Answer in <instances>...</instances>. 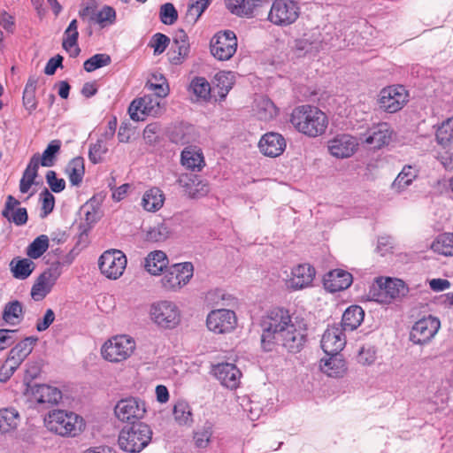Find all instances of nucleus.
Here are the masks:
<instances>
[{"label":"nucleus","instance_id":"f257e3e1","mask_svg":"<svg viewBox=\"0 0 453 453\" xmlns=\"http://www.w3.org/2000/svg\"><path fill=\"white\" fill-rule=\"evenodd\" d=\"M261 344L265 350L271 351L281 346L287 351H301L306 342V325L303 319L293 317L280 307L269 310L260 319Z\"/></svg>","mask_w":453,"mask_h":453},{"label":"nucleus","instance_id":"f03ea898","mask_svg":"<svg viewBox=\"0 0 453 453\" xmlns=\"http://www.w3.org/2000/svg\"><path fill=\"white\" fill-rule=\"evenodd\" d=\"M290 122L298 132L309 137L323 134L328 125L326 115L319 108L308 104L295 108Z\"/></svg>","mask_w":453,"mask_h":453},{"label":"nucleus","instance_id":"7ed1b4c3","mask_svg":"<svg viewBox=\"0 0 453 453\" xmlns=\"http://www.w3.org/2000/svg\"><path fill=\"white\" fill-rule=\"evenodd\" d=\"M148 315L150 322L159 330H173L182 321L180 306L171 300H158L150 304Z\"/></svg>","mask_w":453,"mask_h":453},{"label":"nucleus","instance_id":"20e7f679","mask_svg":"<svg viewBox=\"0 0 453 453\" xmlns=\"http://www.w3.org/2000/svg\"><path fill=\"white\" fill-rule=\"evenodd\" d=\"M44 421L48 430L61 436L74 437L83 428V421L81 417L74 412L63 410L50 411Z\"/></svg>","mask_w":453,"mask_h":453},{"label":"nucleus","instance_id":"39448f33","mask_svg":"<svg viewBox=\"0 0 453 453\" xmlns=\"http://www.w3.org/2000/svg\"><path fill=\"white\" fill-rule=\"evenodd\" d=\"M152 431L150 427L139 423L131 427L123 428L118 439L119 448L129 453L141 452L151 441Z\"/></svg>","mask_w":453,"mask_h":453},{"label":"nucleus","instance_id":"423d86ee","mask_svg":"<svg viewBox=\"0 0 453 453\" xmlns=\"http://www.w3.org/2000/svg\"><path fill=\"white\" fill-rule=\"evenodd\" d=\"M135 349V342L130 336L116 335L106 341L101 349L102 357L111 363L127 360Z\"/></svg>","mask_w":453,"mask_h":453},{"label":"nucleus","instance_id":"0eeeda50","mask_svg":"<svg viewBox=\"0 0 453 453\" xmlns=\"http://www.w3.org/2000/svg\"><path fill=\"white\" fill-rule=\"evenodd\" d=\"M409 91L403 85H390L383 88L377 99V104L384 112L395 113L409 102Z\"/></svg>","mask_w":453,"mask_h":453},{"label":"nucleus","instance_id":"6e6552de","mask_svg":"<svg viewBox=\"0 0 453 453\" xmlns=\"http://www.w3.org/2000/svg\"><path fill=\"white\" fill-rule=\"evenodd\" d=\"M301 8L296 0H274L268 13V20L273 25L288 27L300 16Z\"/></svg>","mask_w":453,"mask_h":453},{"label":"nucleus","instance_id":"1a4fd4ad","mask_svg":"<svg viewBox=\"0 0 453 453\" xmlns=\"http://www.w3.org/2000/svg\"><path fill=\"white\" fill-rule=\"evenodd\" d=\"M147 413V406L144 400L129 396L123 398L116 403L114 414L121 421L134 424L136 421L144 418Z\"/></svg>","mask_w":453,"mask_h":453},{"label":"nucleus","instance_id":"9d476101","mask_svg":"<svg viewBox=\"0 0 453 453\" xmlns=\"http://www.w3.org/2000/svg\"><path fill=\"white\" fill-rule=\"evenodd\" d=\"M161 99L153 95H145L134 99L129 105L128 112L131 119L143 121L147 117H158L164 112Z\"/></svg>","mask_w":453,"mask_h":453},{"label":"nucleus","instance_id":"9b49d317","mask_svg":"<svg viewBox=\"0 0 453 453\" xmlns=\"http://www.w3.org/2000/svg\"><path fill=\"white\" fill-rule=\"evenodd\" d=\"M194 267L189 262L170 266L161 279L162 287L167 291H177L193 277Z\"/></svg>","mask_w":453,"mask_h":453},{"label":"nucleus","instance_id":"f8f14e48","mask_svg":"<svg viewBox=\"0 0 453 453\" xmlns=\"http://www.w3.org/2000/svg\"><path fill=\"white\" fill-rule=\"evenodd\" d=\"M126 255L119 250L104 251L98 260L100 272L110 280L119 279L127 267Z\"/></svg>","mask_w":453,"mask_h":453},{"label":"nucleus","instance_id":"ddd939ff","mask_svg":"<svg viewBox=\"0 0 453 453\" xmlns=\"http://www.w3.org/2000/svg\"><path fill=\"white\" fill-rule=\"evenodd\" d=\"M237 45V37L233 31H220L211 40V53L218 60L226 61L234 55Z\"/></svg>","mask_w":453,"mask_h":453},{"label":"nucleus","instance_id":"4468645a","mask_svg":"<svg viewBox=\"0 0 453 453\" xmlns=\"http://www.w3.org/2000/svg\"><path fill=\"white\" fill-rule=\"evenodd\" d=\"M236 324L237 318L234 311L228 309L213 310L206 318V326L214 334L230 333L235 328Z\"/></svg>","mask_w":453,"mask_h":453},{"label":"nucleus","instance_id":"2eb2a0df","mask_svg":"<svg viewBox=\"0 0 453 453\" xmlns=\"http://www.w3.org/2000/svg\"><path fill=\"white\" fill-rule=\"evenodd\" d=\"M441 327L439 319L429 315L418 319L413 326L410 334L411 341L415 344L428 343L437 334Z\"/></svg>","mask_w":453,"mask_h":453},{"label":"nucleus","instance_id":"dca6fc26","mask_svg":"<svg viewBox=\"0 0 453 453\" xmlns=\"http://www.w3.org/2000/svg\"><path fill=\"white\" fill-rule=\"evenodd\" d=\"M358 141L349 134H339L326 142L328 153L338 159L352 157L358 148Z\"/></svg>","mask_w":453,"mask_h":453},{"label":"nucleus","instance_id":"f3484780","mask_svg":"<svg viewBox=\"0 0 453 453\" xmlns=\"http://www.w3.org/2000/svg\"><path fill=\"white\" fill-rule=\"evenodd\" d=\"M316 270L310 264H300L291 269L286 280V286L293 291L302 290L312 286Z\"/></svg>","mask_w":453,"mask_h":453},{"label":"nucleus","instance_id":"a211bd4d","mask_svg":"<svg viewBox=\"0 0 453 453\" xmlns=\"http://www.w3.org/2000/svg\"><path fill=\"white\" fill-rule=\"evenodd\" d=\"M60 273L58 266H51L41 273L31 289L32 298L42 300L51 291Z\"/></svg>","mask_w":453,"mask_h":453},{"label":"nucleus","instance_id":"6ab92c4d","mask_svg":"<svg viewBox=\"0 0 453 453\" xmlns=\"http://www.w3.org/2000/svg\"><path fill=\"white\" fill-rule=\"evenodd\" d=\"M339 326H329L322 335L321 348L330 356L337 355L345 346L346 340Z\"/></svg>","mask_w":453,"mask_h":453},{"label":"nucleus","instance_id":"aec40b11","mask_svg":"<svg viewBox=\"0 0 453 453\" xmlns=\"http://www.w3.org/2000/svg\"><path fill=\"white\" fill-rule=\"evenodd\" d=\"M213 374L220 383L230 389H235L240 384L241 371L234 364L221 363L213 366Z\"/></svg>","mask_w":453,"mask_h":453},{"label":"nucleus","instance_id":"412c9836","mask_svg":"<svg viewBox=\"0 0 453 453\" xmlns=\"http://www.w3.org/2000/svg\"><path fill=\"white\" fill-rule=\"evenodd\" d=\"M377 282L380 288L378 296L380 302H390L392 299L404 296L408 292L405 283L399 279H386L384 281L380 279Z\"/></svg>","mask_w":453,"mask_h":453},{"label":"nucleus","instance_id":"4be33fe9","mask_svg":"<svg viewBox=\"0 0 453 453\" xmlns=\"http://www.w3.org/2000/svg\"><path fill=\"white\" fill-rule=\"evenodd\" d=\"M177 181L185 189L186 194L192 198L203 196L210 190L208 183L193 173H181Z\"/></svg>","mask_w":453,"mask_h":453},{"label":"nucleus","instance_id":"5701e85b","mask_svg":"<svg viewBox=\"0 0 453 453\" xmlns=\"http://www.w3.org/2000/svg\"><path fill=\"white\" fill-rule=\"evenodd\" d=\"M258 148L265 156L276 157L285 150L286 141L280 134L269 132L261 137Z\"/></svg>","mask_w":453,"mask_h":453},{"label":"nucleus","instance_id":"b1692460","mask_svg":"<svg viewBox=\"0 0 453 453\" xmlns=\"http://www.w3.org/2000/svg\"><path fill=\"white\" fill-rule=\"evenodd\" d=\"M189 53L188 37L184 30L176 32L171 49L167 52L169 61L173 65H179Z\"/></svg>","mask_w":453,"mask_h":453},{"label":"nucleus","instance_id":"393cba45","mask_svg":"<svg viewBox=\"0 0 453 453\" xmlns=\"http://www.w3.org/2000/svg\"><path fill=\"white\" fill-rule=\"evenodd\" d=\"M352 275L342 269L330 271L324 277V287L331 293L348 288L352 283Z\"/></svg>","mask_w":453,"mask_h":453},{"label":"nucleus","instance_id":"a878e982","mask_svg":"<svg viewBox=\"0 0 453 453\" xmlns=\"http://www.w3.org/2000/svg\"><path fill=\"white\" fill-rule=\"evenodd\" d=\"M392 131L388 123H380L372 127L367 133L365 142L373 149H380L389 143Z\"/></svg>","mask_w":453,"mask_h":453},{"label":"nucleus","instance_id":"bb28decb","mask_svg":"<svg viewBox=\"0 0 453 453\" xmlns=\"http://www.w3.org/2000/svg\"><path fill=\"white\" fill-rule=\"evenodd\" d=\"M418 175V170L416 166L411 165H404L393 181L391 189L398 194L403 192L410 185H411Z\"/></svg>","mask_w":453,"mask_h":453},{"label":"nucleus","instance_id":"cd10ccee","mask_svg":"<svg viewBox=\"0 0 453 453\" xmlns=\"http://www.w3.org/2000/svg\"><path fill=\"white\" fill-rule=\"evenodd\" d=\"M181 164L193 172H200L205 165L203 153L194 147H188L181 152Z\"/></svg>","mask_w":453,"mask_h":453},{"label":"nucleus","instance_id":"c85d7f7f","mask_svg":"<svg viewBox=\"0 0 453 453\" xmlns=\"http://www.w3.org/2000/svg\"><path fill=\"white\" fill-rule=\"evenodd\" d=\"M261 0H226L229 12L239 17L250 18L255 9L260 4Z\"/></svg>","mask_w":453,"mask_h":453},{"label":"nucleus","instance_id":"c756f323","mask_svg":"<svg viewBox=\"0 0 453 453\" xmlns=\"http://www.w3.org/2000/svg\"><path fill=\"white\" fill-rule=\"evenodd\" d=\"M79 37L78 24L76 19H73L64 33L63 48L69 53L70 57L76 58L81 49L77 45Z\"/></svg>","mask_w":453,"mask_h":453},{"label":"nucleus","instance_id":"7c9ffc66","mask_svg":"<svg viewBox=\"0 0 453 453\" xmlns=\"http://www.w3.org/2000/svg\"><path fill=\"white\" fill-rule=\"evenodd\" d=\"M20 422L19 411L13 407L0 409V433L9 434L15 431Z\"/></svg>","mask_w":453,"mask_h":453},{"label":"nucleus","instance_id":"2f4dec72","mask_svg":"<svg viewBox=\"0 0 453 453\" xmlns=\"http://www.w3.org/2000/svg\"><path fill=\"white\" fill-rule=\"evenodd\" d=\"M365 311L357 305L349 307L342 315V329L353 331L357 329L364 320Z\"/></svg>","mask_w":453,"mask_h":453},{"label":"nucleus","instance_id":"473e14b6","mask_svg":"<svg viewBox=\"0 0 453 453\" xmlns=\"http://www.w3.org/2000/svg\"><path fill=\"white\" fill-rule=\"evenodd\" d=\"M214 424L206 420L203 425L197 426L193 432V440L196 448H207L213 437Z\"/></svg>","mask_w":453,"mask_h":453},{"label":"nucleus","instance_id":"72a5a7b5","mask_svg":"<svg viewBox=\"0 0 453 453\" xmlns=\"http://www.w3.org/2000/svg\"><path fill=\"white\" fill-rule=\"evenodd\" d=\"M168 258L162 250L150 252L145 258V268L152 275H158L167 267Z\"/></svg>","mask_w":453,"mask_h":453},{"label":"nucleus","instance_id":"f704fd0d","mask_svg":"<svg viewBox=\"0 0 453 453\" xmlns=\"http://www.w3.org/2000/svg\"><path fill=\"white\" fill-rule=\"evenodd\" d=\"M165 201L163 192L157 188L147 190L142 199V206L147 211H157L162 208Z\"/></svg>","mask_w":453,"mask_h":453},{"label":"nucleus","instance_id":"c9c22d12","mask_svg":"<svg viewBox=\"0 0 453 453\" xmlns=\"http://www.w3.org/2000/svg\"><path fill=\"white\" fill-rule=\"evenodd\" d=\"M320 42V33L318 29H312L304 33L301 38L296 40L295 49L299 52L307 53L313 49H318Z\"/></svg>","mask_w":453,"mask_h":453},{"label":"nucleus","instance_id":"e433bc0d","mask_svg":"<svg viewBox=\"0 0 453 453\" xmlns=\"http://www.w3.org/2000/svg\"><path fill=\"white\" fill-rule=\"evenodd\" d=\"M65 173L73 186H79L85 174L84 159L81 157L73 158L65 168Z\"/></svg>","mask_w":453,"mask_h":453},{"label":"nucleus","instance_id":"4c0bfd02","mask_svg":"<svg viewBox=\"0 0 453 453\" xmlns=\"http://www.w3.org/2000/svg\"><path fill=\"white\" fill-rule=\"evenodd\" d=\"M11 271L16 279L28 278L35 269V264L29 258H13L10 263Z\"/></svg>","mask_w":453,"mask_h":453},{"label":"nucleus","instance_id":"58836bf2","mask_svg":"<svg viewBox=\"0 0 453 453\" xmlns=\"http://www.w3.org/2000/svg\"><path fill=\"white\" fill-rule=\"evenodd\" d=\"M35 396L38 403L56 404L62 398L61 391L49 385H40L36 388Z\"/></svg>","mask_w":453,"mask_h":453},{"label":"nucleus","instance_id":"ea45409f","mask_svg":"<svg viewBox=\"0 0 453 453\" xmlns=\"http://www.w3.org/2000/svg\"><path fill=\"white\" fill-rule=\"evenodd\" d=\"M321 371L329 377H341L346 371L344 361L337 355L331 356L328 359L321 360Z\"/></svg>","mask_w":453,"mask_h":453},{"label":"nucleus","instance_id":"a19ab883","mask_svg":"<svg viewBox=\"0 0 453 453\" xmlns=\"http://www.w3.org/2000/svg\"><path fill=\"white\" fill-rule=\"evenodd\" d=\"M174 420L180 426H190L193 424V414L189 404L183 401H178L173 408Z\"/></svg>","mask_w":453,"mask_h":453},{"label":"nucleus","instance_id":"79ce46f5","mask_svg":"<svg viewBox=\"0 0 453 453\" xmlns=\"http://www.w3.org/2000/svg\"><path fill=\"white\" fill-rule=\"evenodd\" d=\"M61 148V142L59 140H52L42 152V156L35 154L33 157H37L38 166L50 167L54 165L57 155L59 153Z\"/></svg>","mask_w":453,"mask_h":453},{"label":"nucleus","instance_id":"37998d69","mask_svg":"<svg viewBox=\"0 0 453 453\" xmlns=\"http://www.w3.org/2000/svg\"><path fill=\"white\" fill-rule=\"evenodd\" d=\"M434 252L443 256H453V234L444 233L439 234L432 242Z\"/></svg>","mask_w":453,"mask_h":453},{"label":"nucleus","instance_id":"c03bdc74","mask_svg":"<svg viewBox=\"0 0 453 453\" xmlns=\"http://www.w3.org/2000/svg\"><path fill=\"white\" fill-rule=\"evenodd\" d=\"M37 171L38 158L37 157H32L20 180L19 190L21 193H27L30 189L37 176Z\"/></svg>","mask_w":453,"mask_h":453},{"label":"nucleus","instance_id":"a18cd8bd","mask_svg":"<svg viewBox=\"0 0 453 453\" xmlns=\"http://www.w3.org/2000/svg\"><path fill=\"white\" fill-rule=\"evenodd\" d=\"M23 317L22 305L15 300L5 304L3 311V319L11 326L18 325Z\"/></svg>","mask_w":453,"mask_h":453},{"label":"nucleus","instance_id":"49530a36","mask_svg":"<svg viewBox=\"0 0 453 453\" xmlns=\"http://www.w3.org/2000/svg\"><path fill=\"white\" fill-rule=\"evenodd\" d=\"M277 114L278 109L269 98L262 96L257 101V115L259 119L268 121L275 118Z\"/></svg>","mask_w":453,"mask_h":453},{"label":"nucleus","instance_id":"de8ad7c7","mask_svg":"<svg viewBox=\"0 0 453 453\" xmlns=\"http://www.w3.org/2000/svg\"><path fill=\"white\" fill-rule=\"evenodd\" d=\"M435 139L441 146H449L453 142V118L441 123L436 130Z\"/></svg>","mask_w":453,"mask_h":453},{"label":"nucleus","instance_id":"09e8293b","mask_svg":"<svg viewBox=\"0 0 453 453\" xmlns=\"http://www.w3.org/2000/svg\"><path fill=\"white\" fill-rule=\"evenodd\" d=\"M216 87L220 97H225L234 83V75L230 71H221L215 75Z\"/></svg>","mask_w":453,"mask_h":453},{"label":"nucleus","instance_id":"8fccbe9b","mask_svg":"<svg viewBox=\"0 0 453 453\" xmlns=\"http://www.w3.org/2000/svg\"><path fill=\"white\" fill-rule=\"evenodd\" d=\"M49 248V238L45 234L36 237L27 248V255L33 259L42 257Z\"/></svg>","mask_w":453,"mask_h":453},{"label":"nucleus","instance_id":"3c124183","mask_svg":"<svg viewBox=\"0 0 453 453\" xmlns=\"http://www.w3.org/2000/svg\"><path fill=\"white\" fill-rule=\"evenodd\" d=\"M209 1L210 0H190L186 13L187 21L195 24L207 8Z\"/></svg>","mask_w":453,"mask_h":453},{"label":"nucleus","instance_id":"603ef678","mask_svg":"<svg viewBox=\"0 0 453 453\" xmlns=\"http://www.w3.org/2000/svg\"><path fill=\"white\" fill-rule=\"evenodd\" d=\"M209 1L210 0H190L186 13L187 21L195 24L207 8Z\"/></svg>","mask_w":453,"mask_h":453},{"label":"nucleus","instance_id":"864d4df0","mask_svg":"<svg viewBox=\"0 0 453 453\" xmlns=\"http://www.w3.org/2000/svg\"><path fill=\"white\" fill-rule=\"evenodd\" d=\"M170 235L169 227L165 223H159L146 230L145 238L149 242H157L165 241Z\"/></svg>","mask_w":453,"mask_h":453},{"label":"nucleus","instance_id":"5fc2aeb1","mask_svg":"<svg viewBox=\"0 0 453 453\" xmlns=\"http://www.w3.org/2000/svg\"><path fill=\"white\" fill-rule=\"evenodd\" d=\"M108 142L100 138L95 143H91L89 146L88 157L93 164L100 163L104 156L108 151Z\"/></svg>","mask_w":453,"mask_h":453},{"label":"nucleus","instance_id":"6e6d98bb","mask_svg":"<svg viewBox=\"0 0 453 453\" xmlns=\"http://www.w3.org/2000/svg\"><path fill=\"white\" fill-rule=\"evenodd\" d=\"M111 62V59L108 54L99 53L87 59L84 62L83 66L88 73H91L98 68L110 65Z\"/></svg>","mask_w":453,"mask_h":453},{"label":"nucleus","instance_id":"4d7b16f0","mask_svg":"<svg viewBox=\"0 0 453 453\" xmlns=\"http://www.w3.org/2000/svg\"><path fill=\"white\" fill-rule=\"evenodd\" d=\"M36 341L37 338L27 337L19 342L15 347H13L11 351L13 353V355H17L19 357L25 359L32 352Z\"/></svg>","mask_w":453,"mask_h":453},{"label":"nucleus","instance_id":"13d9d810","mask_svg":"<svg viewBox=\"0 0 453 453\" xmlns=\"http://www.w3.org/2000/svg\"><path fill=\"white\" fill-rule=\"evenodd\" d=\"M190 87L194 94H196L198 97L206 99L210 96L211 86L205 78H195L192 81Z\"/></svg>","mask_w":453,"mask_h":453},{"label":"nucleus","instance_id":"bf43d9fd","mask_svg":"<svg viewBox=\"0 0 453 453\" xmlns=\"http://www.w3.org/2000/svg\"><path fill=\"white\" fill-rule=\"evenodd\" d=\"M115 17L116 12L113 8L110 6H104L100 11L96 12L94 23L99 24L102 27H104L108 24L113 23Z\"/></svg>","mask_w":453,"mask_h":453},{"label":"nucleus","instance_id":"052dcab7","mask_svg":"<svg viewBox=\"0 0 453 453\" xmlns=\"http://www.w3.org/2000/svg\"><path fill=\"white\" fill-rule=\"evenodd\" d=\"M160 20L165 25H173L178 19V12L171 3L161 5L159 12Z\"/></svg>","mask_w":453,"mask_h":453},{"label":"nucleus","instance_id":"680f3d73","mask_svg":"<svg viewBox=\"0 0 453 453\" xmlns=\"http://www.w3.org/2000/svg\"><path fill=\"white\" fill-rule=\"evenodd\" d=\"M170 43V39L165 35L161 33L155 34L150 42V46L154 50V55L162 54Z\"/></svg>","mask_w":453,"mask_h":453},{"label":"nucleus","instance_id":"e2e57ef3","mask_svg":"<svg viewBox=\"0 0 453 453\" xmlns=\"http://www.w3.org/2000/svg\"><path fill=\"white\" fill-rule=\"evenodd\" d=\"M160 81L161 82L159 83H154L151 80H150L146 83V88L149 90L153 91L155 93L153 96L159 99L165 97L169 93V88L166 83V80L163 75H160Z\"/></svg>","mask_w":453,"mask_h":453},{"label":"nucleus","instance_id":"0e129e2a","mask_svg":"<svg viewBox=\"0 0 453 453\" xmlns=\"http://www.w3.org/2000/svg\"><path fill=\"white\" fill-rule=\"evenodd\" d=\"M376 359V349L371 345L363 346L357 355V362L363 365H370Z\"/></svg>","mask_w":453,"mask_h":453},{"label":"nucleus","instance_id":"69168bd1","mask_svg":"<svg viewBox=\"0 0 453 453\" xmlns=\"http://www.w3.org/2000/svg\"><path fill=\"white\" fill-rule=\"evenodd\" d=\"M35 82L34 81H28L26 85L24 93H23V104L25 107L29 110L33 111L36 108V102L35 97Z\"/></svg>","mask_w":453,"mask_h":453},{"label":"nucleus","instance_id":"338daca9","mask_svg":"<svg viewBox=\"0 0 453 453\" xmlns=\"http://www.w3.org/2000/svg\"><path fill=\"white\" fill-rule=\"evenodd\" d=\"M437 159L447 170L453 169V147L441 146V150L437 152Z\"/></svg>","mask_w":453,"mask_h":453},{"label":"nucleus","instance_id":"774afa93","mask_svg":"<svg viewBox=\"0 0 453 453\" xmlns=\"http://www.w3.org/2000/svg\"><path fill=\"white\" fill-rule=\"evenodd\" d=\"M40 196L42 199V211L43 212L42 217H46L54 209L55 197L47 188L42 191Z\"/></svg>","mask_w":453,"mask_h":453}]
</instances>
